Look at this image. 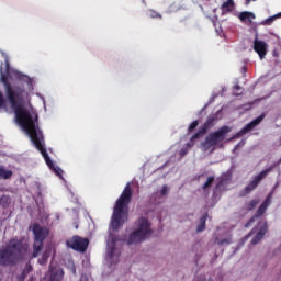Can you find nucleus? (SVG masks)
I'll return each instance as SVG.
<instances>
[{"mask_svg":"<svg viewBox=\"0 0 281 281\" xmlns=\"http://www.w3.org/2000/svg\"><path fill=\"white\" fill-rule=\"evenodd\" d=\"M269 205H271V194H269L266 200L260 204L255 215L245 224V227H251V225L256 223L257 218H260V216H265V212H267Z\"/></svg>","mask_w":281,"mask_h":281,"instance_id":"obj_10","label":"nucleus"},{"mask_svg":"<svg viewBox=\"0 0 281 281\" xmlns=\"http://www.w3.org/2000/svg\"><path fill=\"white\" fill-rule=\"evenodd\" d=\"M268 229L269 225H267V222H265L263 225L260 227L259 232L252 238L251 245H258L260 239L265 238V234H267Z\"/></svg>","mask_w":281,"mask_h":281,"instance_id":"obj_14","label":"nucleus"},{"mask_svg":"<svg viewBox=\"0 0 281 281\" xmlns=\"http://www.w3.org/2000/svg\"><path fill=\"white\" fill-rule=\"evenodd\" d=\"M273 170L272 167L262 170L259 175L255 176L254 180L250 181L244 189L245 194H249V192H254L255 189L260 186V181L267 177Z\"/></svg>","mask_w":281,"mask_h":281,"instance_id":"obj_9","label":"nucleus"},{"mask_svg":"<svg viewBox=\"0 0 281 281\" xmlns=\"http://www.w3.org/2000/svg\"><path fill=\"white\" fill-rule=\"evenodd\" d=\"M213 183H214V177L211 176L207 178V180L202 186V190H207V188H210Z\"/></svg>","mask_w":281,"mask_h":281,"instance_id":"obj_25","label":"nucleus"},{"mask_svg":"<svg viewBox=\"0 0 281 281\" xmlns=\"http://www.w3.org/2000/svg\"><path fill=\"white\" fill-rule=\"evenodd\" d=\"M192 146H194V139L191 138V140L180 149V157H186L190 149L192 148Z\"/></svg>","mask_w":281,"mask_h":281,"instance_id":"obj_17","label":"nucleus"},{"mask_svg":"<svg viewBox=\"0 0 281 281\" xmlns=\"http://www.w3.org/2000/svg\"><path fill=\"white\" fill-rule=\"evenodd\" d=\"M235 8L236 3L234 2V0H227L221 5L222 14H229V12H234Z\"/></svg>","mask_w":281,"mask_h":281,"instance_id":"obj_16","label":"nucleus"},{"mask_svg":"<svg viewBox=\"0 0 281 281\" xmlns=\"http://www.w3.org/2000/svg\"><path fill=\"white\" fill-rule=\"evenodd\" d=\"M30 245L25 238H12L7 246L0 249V267H15L16 263L25 260Z\"/></svg>","mask_w":281,"mask_h":281,"instance_id":"obj_2","label":"nucleus"},{"mask_svg":"<svg viewBox=\"0 0 281 281\" xmlns=\"http://www.w3.org/2000/svg\"><path fill=\"white\" fill-rule=\"evenodd\" d=\"M161 196H166L168 194V187L164 186L162 189L160 190Z\"/></svg>","mask_w":281,"mask_h":281,"instance_id":"obj_31","label":"nucleus"},{"mask_svg":"<svg viewBox=\"0 0 281 281\" xmlns=\"http://www.w3.org/2000/svg\"><path fill=\"white\" fill-rule=\"evenodd\" d=\"M216 245L223 246V245H232V236L224 238V239H218V237L215 238Z\"/></svg>","mask_w":281,"mask_h":281,"instance_id":"obj_22","label":"nucleus"},{"mask_svg":"<svg viewBox=\"0 0 281 281\" xmlns=\"http://www.w3.org/2000/svg\"><path fill=\"white\" fill-rule=\"evenodd\" d=\"M262 120H265V114H260L257 119L248 123L244 128L236 133L235 137H243V135H247V133L254 131L255 126H258Z\"/></svg>","mask_w":281,"mask_h":281,"instance_id":"obj_11","label":"nucleus"},{"mask_svg":"<svg viewBox=\"0 0 281 281\" xmlns=\"http://www.w3.org/2000/svg\"><path fill=\"white\" fill-rule=\"evenodd\" d=\"M205 221H207V216L203 215L201 218H200V225H198L196 227V232H203L205 229Z\"/></svg>","mask_w":281,"mask_h":281,"instance_id":"obj_23","label":"nucleus"},{"mask_svg":"<svg viewBox=\"0 0 281 281\" xmlns=\"http://www.w3.org/2000/svg\"><path fill=\"white\" fill-rule=\"evenodd\" d=\"M10 203H11V200L9 195L3 194L0 198V205L1 207H3V210H8V207H10Z\"/></svg>","mask_w":281,"mask_h":281,"instance_id":"obj_20","label":"nucleus"},{"mask_svg":"<svg viewBox=\"0 0 281 281\" xmlns=\"http://www.w3.org/2000/svg\"><path fill=\"white\" fill-rule=\"evenodd\" d=\"M224 180H220L216 184V190H220V188H223Z\"/></svg>","mask_w":281,"mask_h":281,"instance_id":"obj_33","label":"nucleus"},{"mask_svg":"<svg viewBox=\"0 0 281 281\" xmlns=\"http://www.w3.org/2000/svg\"><path fill=\"white\" fill-rule=\"evenodd\" d=\"M254 49L261 60L265 58V56H267V44L263 41L255 38Z\"/></svg>","mask_w":281,"mask_h":281,"instance_id":"obj_12","label":"nucleus"},{"mask_svg":"<svg viewBox=\"0 0 281 281\" xmlns=\"http://www.w3.org/2000/svg\"><path fill=\"white\" fill-rule=\"evenodd\" d=\"M138 228L134 231L127 238V245H137V243H144L153 229H150V222L146 217H140L137 221Z\"/></svg>","mask_w":281,"mask_h":281,"instance_id":"obj_5","label":"nucleus"},{"mask_svg":"<svg viewBox=\"0 0 281 281\" xmlns=\"http://www.w3.org/2000/svg\"><path fill=\"white\" fill-rule=\"evenodd\" d=\"M241 74H243L244 76L247 74V67H246V66L241 67Z\"/></svg>","mask_w":281,"mask_h":281,"instance_id":"obj_35","label":"nucleus"},{"mask_svg":"<svg viewBox=\"0 0 281 281\" xmlns=\"http://www.w3.org/2000/svg\"><path fill=\"white\" fill-rule=\"evenodd\" d=\"M148 16H150V19H164V16L161 15V13L150 9L148 11Z\"/></svg>","mask_w":281,"mask_h":281,"instance_id":"obj_24","label":"nucleus"},{"mask_svg":"<svg viewBox=\"0 0 281 281\" xmlns=\"http://www.w3.org/2000/svg\"><path fill=\"white\" fill-rule=\"evenodd\" d=\"M232 132V127L224 125L216 132H213L209 134L205 138V140L202 143V148L205 150H210L212 146H216V144H221L223 139H225V136Z\"/></svg>","mask_w":281,"mask_h":281,"instance_id":"obj_6","label":"nucleus"},{"mask_svg":"<svg viewBox=\"0 0 281 281\" xmlns=\"http://www.w3.org/2000/svg\"><path fill=\"white\" fill-rule=\"evenodd\" d=\"M12 175H13L12 170H8L5 169V167L0 166V179H4V180L12 179Z\"/></svg>","mask_w":281,"mask_h":281,"instance_id":"obj_18","label":"nucleus"},{"mask_svg":"<svg viewBox=\"0 0 281 281\" xmlns=\"http://www.w3.org/2000/svg\"><path fill=\"white\" fill-rule=\"evenodd\" d=\"M32 271V265L31 263H26L25 268L22 271V278H27V276L31 273Z\"/></svg>","mask_w":281,"mask_h":281,"instance_id":"obj_26","label":"nucleus"},{"mask_svg":"<svg viewBox=\"0 0 281 281\" xmlns=\"http://www.w3.org/2000/svg\"><path fill=\"white\" fill-rule=\"evenodd\" d=\"M70 271H71L72 276H76V266L74 263L70 267Z\"/></svg>","mask_w":281,"mask_h":281,"instance_id":"obj_34","label":"nucleus"},{"mask_svg":"<svg viewBox=\"0 0 281 281\" xmlns=\"http://www.w3.org/2000/svg\"><path fill=\"white\" fill-rule=\"evenodd\" d=\"M133 199V188L128 182L120 198L116 200L111 218V226L114 232L120 229L128 221V205Z\"/></svg>","mask_w":281,"mask_h":281,"instance_id":"obj_3","label":"nucleus"},{"mask_svg":"<svg viewBox=\"0 0 281 281\" xmlns=\"http://www.w3.org/2000/svg\"><path fill=\"white\" fill-rule=\"evenodd\" d=\"M246 142L245 139H241L236 146H235V149L236 148H243V146H245Z\"/></svg>","mask_w":281,"mask_h":281,"instance_id":"obj_32","label":"nucleus"},{"mask_svg":"<svg viewBox=\"0 0 281 281\" xmlns=\"http://www.w3.org/2000/svg\"><path fill=\"white\" fill-rule=\"evenodd\" d=\"M0 109H5V99H3V93L0 92Z\"/></svg>","mask_w":281,"mask_h":281,"instance_id":"obj_30","label":"nucleus"},{"mask_svg":"<svg viewBox=\"0 0 281 281\" xmlns=\"http://www.w3.org/2000/svg\"><path fill=\"white\" fill-rule=\"evenodd\" d=\"M273 21H276V16L272 15L268 19H266L263 22H262V25H271V23H273Z\"/></svg>","mask_w":281,"mask_h":281,"instance_id":"obj_27","label":"nucleus"},{"mask_svg":"<svg viewBox=\"0 0 281 281\" xmlns=\"http://www.w3.org/2000/svg\"><path fill=\"white\" fill-rule=\"evenodd\" d=\"M52 254V250H45L42 255V257L38 259L40 265H47V260H49V256Z\"/></svg>","mask_w":281,"mask_h":281,"instance_id":"obj_21","label":"nucleus"},{"mask_svg":"<svg viewBox=\"0 0 281 281\" xmlns=\"http://www.w3.org/2000/svg\"><path fill=\"white\" fill-rule=\"evenodd\" d=\"M218 121V115L211 114L209 115L207 120L203 123V125L199 128V131L192 136L191 139H199V137H203L214 124Z\"/></svg>","mask_w":281,"mask_h":281,"instance_id":"obj_8","label":"nucleus"},{"mask_svg":"<svg viewBox=\"0 0 281 281\" xmlns=\"http://www.w3.org/2000/svg\"><path fill=\"white\" fill-rule=\"evenodd\" d=\"M251 1H256V0H246V4L249 5Z\"/></svg>","mask_w":281,"mask_h":281,"instance_id":"obj_38","label":"nucleus"},{"mask_svg":"<svg viewBox=\"0 0 281 281\" xmlns=\"http://www.w3.org/2000/svg\"><path fill=\"white\" fill-rule=\"evenodd\" d=\"M196 126H199V121H193L188 128L189 133H192V131H194V128H196Z\"/></svg>","mask_w":281,"mask_h":281,"instance_id":"obj_28","label":"nucleus"},{"mask_svg":"<svg viewBox=\"0 0 281 281\" xmlns=\"http://www.w3.org/2000/svg\"><path fill=\"white\" fill-rule=\"evenodd\" d=\"M15 78L20 82H26L30 85L32 80L29 76L19 72L15 69L10 67V61H5V71H3V65L0 66V80L4 86L5 95L9 100V104L12 106L15 113V120L19 126L29 135L31 142L34 144L35 148L41 153L42 157L45 160V164L50 170H54L57 177H63V169L54 165L45 145H43V132L38 127V114L35 117H32V114L23 108V102L27 92L25 91V86L23 83H12L10 80Z\"/></svg>","mask_w":281,"mask_h":281,"instance_id":"obj_1","label":"nucleus"},{"mask_svg":"<svg viewBox=\"0 0 281 281\" xmlns=\"http://www.w3.org/2000/svg\"><path fill=\"white\" fill-rule=\"evenodd\" d=\"M251 234H256V228H252L251 232L247 236L249 237V236H251Z\"/></svg>","mask_w":281,"mask_h":281,"instance_id":"obj_36","label":"nucleus"},{"mask_svg":"<svg viewBox=\"0 0 281 281\" xmlns=\"http://www.w3.org/2000/svg\"><path fill=\"white\" fill-rule=\"evenodd\" d=\"M259 203H260V200L258 199L251 200L250 202H247L245 204V210H247L248 212H252V210H256Z\"/></svg>","mask_w":281,"mask_h":281,"instance_id":"obj_19","label":"nucleus"},{"mask_svg":"<svg viewBox=\"0 0 281 281\" xmlns=\"http://www.w3.org/2000/svg\"><path fill=\"white\" fill-rule=\"evenodd\" d=\"M32 233L34 241L31 258H38L41 251H43V247L45 246V239L49 237V228L35 223L32 226Z\"/></svg>","mask_w":281,"mask_h":281,"instance_id":"obj_4","label":"nucleus"},{"mask_svg":"<svg viewBox=\"0 0 281 281\" xmlns=\"http://www.w3.org/2000/svg\"><path fill=\"white\" fill-rule=\"evenodd\" d=\"M238 19L239 21H241V23L251 24L254 23V19H256V14H254V12L250 11H244L239 13Z\"/></svg>","mask_w":281,"mask_h":281,"instance_id":"obj_15","label":"nucleus"},{"mask_svg":"<svg viewBox=\"0 0 281 281\" xmlns=\"http://www.w3.org/2000/svg\"><path fill=\"white\" fill-rule=\"evenodd\" d=\"M65 271L61 268L50 267V281H63Z\"/></svg>","mask_w":281,"mask_h":281,"instance_id":"obj_13","label":"nucleus"},{"mask_svg":"<svg viewBox=\"0 0 281 281\" xmlns=\"http://www.w3.org/2000/svg\"><path fill=\"white\" fill-rule=\"evenodd\" d=\"M276 19H281V12L274 14Z\"/></svg>","mask_w":281,"mask_h":281,"instance_id":"obj_37","label":"nucleus"},{"mask_svg":"<svg viewBox=\"0 0 281 281\" xmlns=\"http://www.w3.org/2000/svg\"><path fill=\"white\" fill-rule=\"evenodd\" d=\"M66 245L70 249H74V251H80V254H85L89 247V239L75 235L67 239Z\"/></svg>","mask_w":281,"mask_h":281,"instance_id":"obj_7","label":"nucleus"},{"mask_svg":"<svg viewBox=\"0 0 281 281\" xmlns=\"http://www.w3.org/2000/svg\"><path fill=\"white\" fill-rule=\"evenodd\" d=\"M193 281H214V279L212 278H205V276H200L198 278H195Z\"/></svg>","mask_w":281,"mask_h":281,"instance_id":"obj_29","label":"nucleus"}]
</instances>
